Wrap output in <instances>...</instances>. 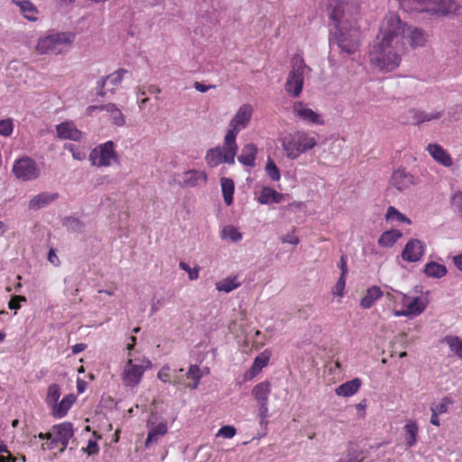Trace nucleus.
Masks as SVG:
<instances>
[{
  "label": "nucleus",
  "mask_w": 462,
  "mask_h": 462,
  "mask_svg": "<svg viewBox=\"0 0 462 462\" xmlns=\"http://www.w3.org/2000/svg\"><path fill=\"white\" fill-rule=\"evenodd\" d=\"M427 42L425 33L402 22L395 14H386L380 23L379 32L369 51V61L377 69L391 72L402 61L406 46L421 47Z\"/></svg>",
  "instance_id": "obj_1"
},
{
  "label": "nucleus",
  "mask_w": 462,
  "mask_h": 462,
  "mask_svg": "<svg viewBox=\"0 0 462 462\" xmlns=\"http://www.w3.org/2000/svg\"><path fill=\"white\" fill-rule=\"evenodd\" d=\"M327 12L334 28L330 33L333 42L347 54L356 52L359 46L356 19L359 5L356 0H328Z\"/></svg>",
  "instance_id": "obj_2"
},
{
  "label": "nucleus",
  "mask_w": 462,
  "mask_h": 462,
  "mask_svg": "<svg viewBox=\"0 0 462 462\" xmlns=\"http://www.w3.org/2000/svg\"><path fill=\"white\" fill-rule=\"evenodd\" d=\"M280 143L285 157L295 161L310 152L318 145V138L315 133L300 129L281 136Z\"/></svg>",
  "instance_id": "obj_3"
},
{
  "label": "nucleus",
  "mask_w": 462,
  "mask_h": 462,
  "mask_svg": "<svg viewBox=\"0 0 462 462\" xmlns=\"http://www.w3.org/2000/svg\"><path fill=\"white\" fill-rule=\"evenodd\" d=\"M74 41L73 32L50 31L39 37L35 51L41 55H60L66 52Z\"/></svg>",
  "instance_id": "obj_4"
},
{
  "label": "nucleus",
  "mask_w": 462,
  "mask_h": 462,
  "mask_svg": "<svg viewBox=\"0 0 462 462\" xmlns=\"http://www.w3.org/2000/svg\"><path fill=\"white\" fill-rule=\"evenodd\" d=\"M152 366V364L148 357L129 353L121 375L123 384L129 388L138 386L144 373Z\"/></svg>",
  "instance_id": "obj_5"
},
{
  "label": "nucleus",
  "mask_w": 462,
  "mask_h": 462,
  "mask_svg": "<svg viewBox=\"0 0 462 462\" xmlns=\"http://www.w3.org/2000/svg\"><path fill=\"white\" fill-rule=\"evenodd\" d=\"M238 151L236 140L225 134L222 145L216 146L207 152L205 160L211 168L222 163L235 164V158Z\"/></svg>",
  "instance_id": "obj_6"
},
{
  "label": "nucleus",
  "mask_w": 462,
  "mask_h": 462,
  "mask_svg": "<svg viewBox=\"0 0 462 462\" xmlns=\"http://www.w3.org/2000/svg\"><path fill=\"white\" fill-rule=\"evenodd\" d=\"M311 69L307 66L301 57L295 56L291 60V69L288 74L284 88L292 97H299L303 89L305 78L310 75Z\"/></svg>",
  "instance_id": "obj_7"
},
{
  "label": "nucleus",
  "mask_w": 462,
  "mask_h": 462,
  "mask_svg": "<svg viewBox=\"0 0 462 462\" xmlns=\"http://www.w3.org/2000/svg\"><path fill=\"white\" fill-rule=\"evenodd\" d=\"M74 435L73 425L70 422H62L54 425L51 431L48 433H40L39 438L46 439L47 441L42 444L43 449H53L57 444H60V451H63L69 445V439Z\"/></svg>",
  "instance_id": "obj_8"
},
{
  "label": "nucleus",
  "mask_w": 462,
  "mask_h": 462,
  "mask_svg": "<svg viewBox=\"0 0 462 462\" xmlns=\"http://www.w3.org/2000/svg\"><path fill=\"white\" fill-rule=\"evenodd\" d=\"M89 161L93 166L97 167H109L117 162L118 156L114 142L107 141L95 147L90 152Z\"/></svg>",
  "instance_id": "obj_9"
},
{
  "label": "nucleus",
  "mask_w": 462,
  "mask_h": 462,
  "mask_svg": "<svg viewBox=\"0 0 462 462\" xmlns=\"http://www.w3.org/2000/svg\"><path fill=\"white\" fill-rule=\"evenodd\" d=\"M291 114L295 119L308 125H324V116L311 108L310 105L303 101H295L291 105Z\"/></svg>",
  "instance_id": "obj_10"
},
{
  "label": "nucleus",
  "mask_w": 462,
  "mask_h": 462,
  "mask_svg": "<svg viewBox=\"0 0 462 462\" xmlns=\"http://www.w3.org/2000/svg\"><path fill=\"white\" fill-rule=\"evenodd\" d=\"M272 387L268 381H263L254 386L252 395L259 405L258 417L260 418L259 424L262 427H266L268 424L267 419L269 417V396L271 394Z\"/></svg>",
  "instance_id": "obj_11"
},
{
  "label": "nucleus",
  "mask_w": 462,
  "mask_h": 462,
  "mask_svg": "<svg viewBox=\"0 0 462 462\" xmlns=\"http://www.w3.org/2000/svg\"><path fill=\"white\" fill-rule=\"evenodd\" d=\"M254 108L250 104H243L239 106L228 124L226 134L236 140L238 134L245 129L252 119Z\"/></svg>",
  "instance_id": "obj_12"
},
{
  "label": "nucleus",
  "mask_w": 462,
  "mask_h": 462,
  "mask_svg": "<svg viewBox=\"0 0 462 462\" xmlns=\"http://www.w3.org/2000/svg\"><path fill=\"white\" fill-rule=\"evenodd\" d=\"M12 171L18 180L32 181L40 176L41 168L33 159L24 156L14 162Z\"/></svg>",
  "instance_id": "obj_13"
},
{
  "label": "nucleus",
  "mask_w": 462,
  "mask_h": 462,
  "mask_svg": "<svg viewBox=\"0 0 462 462\" xmlns=\"http://www.w3.org/2000/svg\"><path fill=\"white\" fill-rule=\"evenodd\" d=\"M428 305V300L426 297L415 296L410 297L406 295V301L404 308L395 311V317H407L414 318L426 310Z\"/></svg>",
  "instance_id": "obj_14"
},
{
  "label": "nucleus",
  "mask_w": 462,
  "mask_h": 462,
  "mask_svg": "<svg viewBox=\"0 0 462 462\" xmlns=\"http://www.w3.org/2000/svg\"><path fill=\"white\" fill-rule=\"evenodd\" d=\"M389 184L397 191L404 192L416 184V179L411 172L398 168L393 171Z\"/></svg>",
  "instance_id": "obj_15"
},
{
  "label": "nucleus",
  "mask_w": 462,
  "mask_h": 462,
  "mask_svg": "<svg viewBox=\"0 0 462 462\" xmlns=\"http://www.w3.org/2000/svg\"><path fill=\"white\" fill-rule=\"evenodd\" d=\"M128 71L126 69H118L106 78H101L97 81V95L104 97L107 91L113 92L119 86Z\"/></svg>",
  "instance_id": "obj_16"
},
{
  "label": "nucleus",
  "mask_w": 462,
  "mask_h": 462,
  "mask_svg": "<svg viewBox=\"0 0 462 462\" xmlns=\"http://www.w3.org/2000/svg\"><path fill=\"white\" fill-rule=\"evenodd\" d=\"M462 6V0H429L428 13L446 15Z\"/></svg>",
  "instance_id": "obj_17"
},
{
  "label": "nucleus",
  "mask_w": 462,
  "mask_h": 462,
  "mask_svg": "<svg viewBox=\"0 0 462 462\" xmlns=\"http://www.w3.org/2000/svg\"><path fill=\"white\" fill-rule=\"evenodd\" d=\"M425 253V245L419 239H411L402 252L404 261L414 263L420 261Z\"/></svg>",
  "instance_id": "obj_18"
},
{
  "label": "nucleus",
  "mask_w": 462,
  "mask_h": 462,
  "mask_svg": "<svg viewBox=\"0 0 462 462\" xmlns=\"http://www.w3.org/2000/svg\"><path fill=\"white\" fill-rule=\"evenodd\" d=\"M147 427L149 429L147 439L145 440V446L147 448L157 443L159 439L168 432V424L164 420H156L153 421L150 419L147 422Z\"/></svg>",
  "instance_id": "obj_19"
},
{
  "label": "nucleus",
  "mask_w": 462,
  "mask_h": 462,
  "mask_svg": "<svg viewBox=\"0 0 462 462\" xmlns=\"http://www.w3.org/2000/svg\"><path fill=\"white\" fill-rule=\"evenodd\" d=\"M208 176L204 171L189 170L179 175L178 181L183 187H196L207 182Z\"/></svg>",
  "instance_id": "obj_20"
},
{
  "label": "nucleus",
  "mask_w": 462,
  "mask_h": 462,
  "mask_svg": "<svg viewBox=\"0 0 462 462\" xmlns=\"http://www.w3.org/2000/svg\"><path fill=\"white\" fill-rule=\"evenodd\" d=\"M57 136L62 140L79 142L82 138V132L77 128L72 121H65L56 125Z\"/></svg>",
  "instance_id": "obj_21"
},
{
  "label": "nucleus",
  "mask_w": 462,
  "mask_h": 462,
  "mask_svg": "<svg viewBox=\"0 0 462 462\" xmlns=\"http://www.w3.org/2000/svg\"><path fill=\"white\" fill-rule=\"evenodd\" d=\"M285 197V194L280 193L273 189L265 186L258 193L256 200L261 205H272L282 202Z\"/></svg>",
  "instance_id": "obj_22"
},
{
  "label": "nucleus",
  "mask_w": 462,
  "mask_h": 462,
  "mask_svg": "<svg viewBox=\"0 0 462 462\" xmlns=\"http://www.w3.org/2000/svg\"><path fill=\"white\" fill-rule=\"evenodd\" d=\"M23 15V17L30 22L38 21L39 10L37 6L30 0H12Z\"/></svg>",
  "instance_id": "obj_23"
},
{
  "label": "nucleus",
  "mask_w": 462,
  "mask_h": 462,
  "mask_svg": "<svg viewBox=\"0 0 462 462\" xmlns=\"http://www.w3.org/2000/svg\"><path fill=\"white\" fill-rule=\"evenodd\" d=\"M382 297L385 298V292L376 285H373L365 291V295L360 300V307L368 310Z\"/></svg>",
  "instance_id": "obj_24"
},
{
  "label": "nucleus",
  "mask_w": 462,
  "mask_h": 462,
  "mask_svg": "<svg viewBox=\"0 0 462 462\" xmlns=\"http://www.w3.org/2000/svg\"><path fill=\"white\" fill-rule=\"evenodd\" d=\"M59 198L57 192H41L33 196L29 201V208L32 210H38L42 208Z\"/></svg>",
  "instance_id": "obj_25"
},
{
  "label": "nucleus",
  "mask_w": 462,
  "mask_h": 462,
  "mask_svg": "<svg viewBox=\"0 0 462 462\" xmlns=\"http://www.w3.org/2000/svg\"><path fill=\"white\" fill-rule=\"evenodd\" d=\"M406 295L398 291H394L393 289H390V291H385V301L388 303L389 308L393 310V315L395 317V311L402 310L404 308L406 301Z\"/></svg>",
  "instance_id": "obj_26"
},
{
  "label": "nucleus",
  "mask_w": 462,
  "mask_h": 462,
  "mask_svg": "<svg viewBox=\"0 0 462 462\" xmlns=\"http://www.w3.org/2000/svg\"><path fill=\"white\" fill-rule=\"evenodd\" d=\"M75 401L76 397L74 394L66 395L60 402H57L51 407V415L56 419H61L65 417Z\"/></svg>",
  "instance_id": "obj_27"
},
{
  "label": "nucleus",
  "mask_w": 462,
  "mask_h": 462,
  "mask_svg": "<svg viewBox=\"0 0 462 462\" xmlns=\"http://www.w3.org/2000/svg\"><path fill=\"white\" fill-rule=\"evenodd\" d=\"M361 385L362 381L359 378H355L337 386L335 393L337 396L350 397L358 392Z\"/></svg>",
  "instance_id": "obj_28"
},
{
  "label": "nucleus",
  "mask_w": 462,
  "mask_h": 462,
  "mask_svg": "<svg viewBox=\"0 0 462 462\" xmlns=\"http://www.w3.org/2000/svg\"><path fill=\"white\" fill-rule=\"evenodd\" d=\"M257 151L258 150L255 144H245L241 151V154L237 158L238 162L245 166L254 167Z\"/></svg>",
  "instance_id": "obj_29"
},
{
  "label": "nucleus",
  "mask_w": 462,
  "mask_h": 462,
  "mask_svg": "<svg viewBox=\"0 0 462 462\" xmlns=\"http://www.w3.org/2000/svg\"><path fill=\"white\" fill-rule=\"evenodd\" d=\"M427 151L434 158L435 161L443 166L448 167L452 165L451 157L441 146L438 144H429Z\"/></svg>",
  "instance_id": "obj_30"
},
{
  "label": "nucleus",
  "mask_w": 462,
  "mask_h": 462,
  "mask_svg": "<svg viewBox=\"0 0 462 462\" xmlns=\"http://www.w3.org/2000/svg\"><path fill=\"white\" fill-rule=\"evenodd\" d=\"M400 7L405 12H427L429 11V0H398Z\"/></svg>",
  "instance_id": "obj_31"
},
{
  "label": "nucleus",
  "mask_w": 462,
  "mask_h": 462,
  "mask_svg": "<svg viewBox=\"0 0 462 462\" xmlns=\"http://www.w3.org/2000/svg\"><path fill=\"white\" fill-rule=\"evenodd\" d=\"M220 238L223 241L237 243L243 239V233L233 225H226L220 230Z\"/></svg>",
  "instance_id": "obj_32"
},
{
  "label": "nucleus",
  "mask_w": 462,
  "mask_h": 462,
  "mask_svg": "<svg viewBox=\"0 0 462 462\" xmlns=\"http://www.w3.org/2000/svg\"><path fill=\"white\" fill-rule=\"evenodd\" d=\"M405 431V444L408 448H412L417 443L419 427L415 420H410L403 427Z\"/></svg>",
  "instance_id": "obj_33"
},
{
  "label": "nucleus",
  "mask_w": 462,
  "mask_h": 462,
  "mask_svg": "<svg viewBox=\"0 0 462 462\" xmlns=\"http://www.w3.org/2000/svg\"><path fill=\"white\" fill-rule=\"evenodd\" d=\"M105 111L107 113L112 124L116 126H123L125 124V118L121 109L113 103L106 105Z\"/></svg>",
  "instance_id": "obj_34"
},
{
  "label": "nucleus",
  "mask_w": 462,
  "mask_h": 462,
  "mask_svg": "<svg viewBox=\"0 0 462 462\" xmlns=\"http://www.w3.org/2000/svg\"><path fill=\"white\" fill-rule=\"evenodd\" d=\"M402 236V232L397 229L385 231L381 235L378 244L383 247H392Z\"/></svg>",
  "instance_id": "obj_35"
},
{
  "label": "nucleus",
  "mask_w": 462,
  "mask_h": 462,
  "mask_svg": "<svg viewBox=\"0 0 462 462\" xmlns=\"http://www.w3.org/2000/svg\"><path fill=\"white\" fill-rule=\"evenodd\" d=\"M424 273L429 277L439 279L447 274L448 270L443 264L429 262L424 266Z\"/></svg>",
  "instance_id": "obj_36"
},
{
  "label": "nucleus",
  "mask_w": 462,
  "mask_h": 462,
  "mask_svg": "<svg viewBox=\"0 0 462 462\" xmlns=\"http://www.w3.org/2000/svg\"><path fill=\"white\" fill-rule=\"evenodd\" d=\"M221 190L225 203L227 206H230L233 203V195L235 190L234 181L229 178H222Z\"/></svg>",
  "instance_id": "obj_37"
},
{
  "label": "nucleus",
  "mask_w": 462,
  "mask_h": 462,
  "mask_svg": "<svg viewBox=\"0 0 462 462\" xmlns=\"http://www.w3.org/2000/svg\"><path fill=\"white\" fill-rule=\"evenodd\" d=\"M240 286V282L236 277H226L216 283V289L218 291L228 293Z\"/></svg>",
  "instance_id": "obj_38"
},
{
  "label": "nucleus",
  "mask_w": 462,
  "mask_h": 462,
  "mask_svg": "<svg viewBox=\"0 0 462 462\" xmlns=\"http://www.w3.org/2000/svg\"><path fill=\"white\" fill-rule=\"evenodd\" d=\"M443 342L448 345L452 353L462 359V338L457 336H446Z\"/></svg>",
  "instance_id": "obj_39"
},
{
  "label": "nucleus",
  "mask_w": 462,
  "mask_h": 462,
  "mask_svg": "<svg viewBox=\"0 0 462 462\" xmlns=\"http://www.w3.org/2000/svg\"><path fill=\"white\" fill-rule=\"evenodd\" d=\"M411 116L413 119L414 124H421L426 121H430L432 119H437L440 117V113L435 112V113H427L423 111H420L417 109H411L410 111Z\"/></svg>",
  "instance_id": "obj_40"
},
{
  "label": "nucleus",
  "mask_w": 462,
  "mask_h": 462,
  "mask_svg": "<svg viewBox=\"0 0 462 462\" xmlns=\"http://www.w3.org/2000/svg\"><path fill=\"white\" fill-rule=\"evenodd\" d=\"M270 356H271V353L269 350H264L259 356H257L254 358L252 368H251L253 374H258L259 372H261L262 369L263 367H265L267 365V364L269 363Z\"/></svg>",
  "instance_id": "obj_41"
},
{
  "label": "nucleus",
  "mask_w": 462,
  "mask_h": 462,
  "mask_svg": "<svg viewBox=\"0 0 462 462\" xmlns=\"http://www.w3.org/2000/svg\"><path fill=\"white\" fill-rule=\"evenodd\" d=\"M385 219L387 221H397L401 223H405L410 225L411 223V219L408 218L405 215L401 213L397 208H395L393 206H390L387 208L386 214H385Z\"/></svg>",
  "instance_id": "obj_42"
},
{
  "label": "nucleus",
  "mask_w": 462,
  "mask_h": 462,
  "mask_svg": "<svg viewBox=\"0 0 462 462\" xmlns=\"http://www.w3.org/2000/svg\"><path fill=\"white\" fill-rule=\"evenodd\" d=\"M60 397V387L56 383L51 384L48 387V391H47L46 403L51 407L52 405H54V403L59 402Z\"/></svg>",
  "instance_id": "obj_43"
},
{
  "label": "nucleus",
  "mask_w": 462,
  "mask_h": 462,
  "mask_svg": "<svg viewBox=\"0 0 462 462\" xmlns=\"http://www.w3.org/2000/svg\"><path fill=\"white\" fill-rule=\"evenodd\" d=\"M265 172L268 175V177L273 181H278L281 179L280 170L271 158H268L267 160L265 165Z\"/></svg>",
  "instance_id": "obj_44"
},
{
  "label": "nucleus",
  "mask_w": 462,
  "mask_h": 462,
  "mask_svg": "<svg viewBox=\"0 0 462 462\" xmlns=\"http://www.w3.org/2000/svg\"><path fill=\"white\" fill-rule=\"evenodd\" d=\"M14 129V120L12 118L0 119V135L9 137Z\"/></svg>",
  "instance_id": "obj_45"
},
{
  "label": "nucleus",
  "mask_w": 462,
  "mask_h": 462,
  "mask_svg": "<svg viewBox=\"0 0 462 462\" xmlns=\"http://www.w3.org/2000/svg\"><path fill=\"white\" fill-rule=\"evenodd\" d=\"M451 404V400L448 397L443 398L439 403L432 404L430 407L431 412L438 415L444 414L448 411V406Z\"/></svg>",
  "instance_id": "obj_46"
},
{
  "label": "nucleus",
  "mask_w": 462,
  "mask_h": 462,
  "mask_svg": "<svg viewBox=\"0 0 462 462\" xmlns=\"http://www.w3.org/2000/svg\"><path fill=\"white\" fill-rule=\"evenodd\" d=\"M337 462H362V457L357 451L349 449L343 453Z\"/></svg>",
  "instance_id": "obj_47"
},
{
  "label": "nucleus",
  "mask_w": 462,
  "mask_h": 462,
  "mask_svg": "<svg viewBox=\"0 0 462 462\" xmlns=\"http://www.w3.org/2000/svg\"><path fill=\"white\" fill-rule=\"evenodd\" d=\"M179 266L181 270L185 271L188 273L189 279L190 281H195V280L199 279V271H200V268L199 266L190 268L189 265L188 263H186L185 262H180L179 263Z\"/></svg>",
  "instance_id": "obj_48"
},
{
  "label": "nucleus",
  "mask_w": 462,
  "mask_h": 462,
  "mask_svg": "<svg viewBox=\"0 0 462 462\" xmlns=\"http://www.w3.org/2000/svg\"><path fill=\"white\" fill-rule=\"evenodd\" d=\"M16 458L7 450V447L0 438V462H15Z\"/></svg>",
  "instance_id": "obj_49"
},
{
  "label": "nucleus",
  "mask_w": 462,
  "mask_h": 462,
  "mask_svg": "<svg viewBox=\"0 0 462 462\" xmlns=\"http://www.w3.org/2000/svg\"><path fill=\"white\" fill-rule=\"evenodd\" d=\"M281 241L283 244L297 245L300 243V238L296 235L295 230H292L291 232L282 236Z\"/></svg>",
  "instance_id": "obj_50"
},
{
  "label": "nucleus",
  "mask_w": 462,
  "mask_h": 462,
  "mask_svg": "<svg viewBox=\"0 0 462 462\" xmlns=\"http://www.w3.org/2000/svg\"><path fill=\"white\" fill-rule=\"evenodd\" d=\"M346 287V277L340 276L333 287L332 293L336 296H342Z\"/></svg>",
  "instance_id": "obj_51"
},
{
  "label": "nucleus",
  "mask_w": 462,
  "mask_h": 462,
  "mask_svg": "<svg viewBox=\"0 0 462 462\" xmlns=\"http://www.w3.org/2000/svg\"><path fill=\"white\" fill-rule=\"evenodd\" d=\"M236 429L233 426H223L219 429L217 436H222L226 439H231L236 435Z\"/></svg>",
  "instance_id": "obj_52"
},
{
  "label": "nucleus",
  "mask_w": 462,
  "mask_h": 462,
  "mask_svg": "<svg viewBox=\"0 0 462 462\" xmlns=\"http://www.w3.org/2000/svg\"><path fill=\"white\" fill-rule=\"evenodd\" d=\"M25 301H26V298L24 296H21V295L14 296L8 302V308L10 310H17L20 309V303L25 302Z\"/></svg>",
  "instance_id": "obj_53"
},
{
  "label": "nucleus",
  "mask_w": 462,
  "mask_h": 462,
  "mask_svg": "<svg viewBox=\"0 0 462 462\" xmlns=\"http://www.w3.org/2000/svg\"><path fill=\"white\" fill-rule=\"evenodd\" d=\"M170 366L164 365L157 374V377L163 383H171Z\"/></svg>",
  "instance_id": "obj_54"
},
{
  "label": "nucleus",
  "mask_w": 462,
  "mask_h": 462,
  "mask_svg": "<svg viewBox=\"0 0 462 462\" xmlns=\"http://www.w3.org/2000/svg\"><path fill=\"white\" fill-rule=\"evenodd\" d=\"M66 149L71 152L72 156L77 161H82L85 159V153L79 149H76L73 144H67Z\"/></svg>",
  "instance_id": "obj_55"
},
{
  "label": "nucleus",
  "mask_w": 462,
  "mask_h": 462,
  "mask_svg": "<svg viewBox=\"0 0 462 462\" xmlns=\"http://www.w3.org/2000/svg\"><path fill=\"white\" fill-rule=\"evenodd\" d=\"M188 376L195 381H199L201 378L200 369L198 365H190Z\"/></svg>",
  "instance_id": "obj_56"
},
{
  "label": "nucleus",
  "mask_w": 462,
  "mask_h": 462,
  "mask_svg": "<svg viewBox=\"0 0 462 462\" xmlns=\"http://www.w3.org/2000/svg\"><path fill=\"white\" fill-rule=\"evenodd\" d=\"M48 261L54 266L58 267L60 265V258L57 254V252L55 249L51 248L50 249L48 253Z\"/></svg>",
  "instance_id": "obj_57"
},
{
  "label": "nucleus",
  "mask_w": 462,
  "mask_h": 462,
  "mask_svg": "<svg viewBox=\"0 0 462 462\" xmlns=\"http://www.w3.org/2000/svg\"><path fill=\"white\" fill-rule=\"evenodd\" d=\"M106 105H92L86 108V116H92L97 112L105 111Z\"/></svg>",
  "instance_id": "obj_58"
},
{
  "label": "nucleus",
  "mask_w": 462,
  "mask_h": 462,
  "mask_svg": "<svg viewBox=\"0 0 462 462\" xmlns=\"http://www.w3.org/2000/svg\"><path fill=\"white\" fill-rule=\"evenodd\" d=\"M452 203L462 212V191L456 192L452 197Z\"/></svg>",
  "instance_id": "obj_59"
},
{
  "label": "nucleus",
  "mask_w": 462,
  "mask_h": 462,
  "mask_svg": "<svg viewBox=\"0 0 462 462\" xmlns=\"http://www.w3.org/2000/svg\"><path fill=\"white\" fill-rule=\"evenodd\" d=\"M338 267L341 270V275L340 276L346 277V274H347L348 270H347V260H346L345 255H342L340 257Z\"/></svg>",
  "instance_id": "obj_60"
},
{
  "label": "nucleus",
  "mask_w": 462,
  "mask_h": 462,
  "mask_svg": "<svg viewBox=\"0 0 462 462\" xmlns=\"http://www.w3.org/2000/svg\"><path fill=\"white\" fill-rule=\"evenodd\" d=\"M214 86L213 85H205L201 82H195L194 83V88L199 91V92H201V93H205L207 92L208 90H209L210 88H213Z\"/></svg>",
  "instance_id": "obj_61"
},
{
  "label": "nucleus",
  "mask_w": 462,
  "mask_h": 462,
  "mask_svg": "<svg viewBox=\"0 0 462 462\" xmlns=\"http://www.w3.org/2000/svg\"><path fill=\"white\" fill-rule=\"evenodd\" d=\"M86 451L89 454V455H92V454H96L98 452V446L97 444L96 443V441L94 440H89L88 442V446L86 448Z\"/></svg>",
  "instance_id": "obj_62"
},
{
  "label": "nucleus",
  "mask_w": 462,
  "mask_h": 462,
  "mask_svg": "<svg viewBox=\"0 0 462 462\" xmlns=\"http://www.w3.org/2000/svg\"><path fill=\"white\" fill-rule=\"evenodd\" d=\"M163 304H164L163 299L153 300L152 303V306H151V313L154 314L155 312H157L160 310V308L162 306H163Z\"/></svg>",
  "instance_id": "obj_63"
},
{
  "label": "nucleus",
  "mask_w": 462,
  "mask_h": 462,
  "mask_svg": "<svg viewBox=\"0 0 462 462\" xmlns=\"http://www.w3.org/2000/svg\"><path fill=\"white\" fill-rule=\"evenodd\" d=\"M453 263L462 272V253L453 257Z\"/></svg>",
  "instance_id": "obj_64"
}]
</instances>
